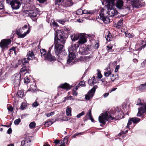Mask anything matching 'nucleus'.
Returning a JSON list of instances; mask_svg holds the SVG:
<instances>
[{
    "mask_svg": "<svg viewBox=\"0 0 146 146\" xmlns=\"http://www.w3.org/2000/svg\"><path fill=\"white\" fill-rule=\"evenodd\" d=\"M80 36V35H74L71 36V38L73 41H75L78 39H79Z\"/></svg>",
    "mask_w": 146,
    "mask_h": 146,
    "instance_id": "412c9836",
    "label": "nucleus"
},
{
    "mask_svg": "<svg viewBox=\"0 0 146 146\" xmlns=\"http://www.w3.org/2000/svg\"><path fill=\"white\" fill-rule=\"evenodd\" d=\"M26 57L27 58L30 60H32L35 59L34 54L33 53V52L32 50L30 51L27 53Z\"/></svg>",
    "mask_w": 146,
    "mask_h": 146,
    "instance_id": "dca6fc26",
    "label": "nucleus"
},
{
    "mask_svg": "<svg viewBox=\"0 0 146 146\" xmlns=\"http://www.w3.org/2000/svg\"><path fill=\"white\" fill-rule=\"evenodd\" d=\"M95 76H93L90 79H89L88 80V84L92 86L94 85L96 82H95L96 81Z\"/></svg>",
    "mask_w": 146,
    "mask_h": 146,
    "instance_id": "a211bd4d",
    "label": "nucleus"
},
{
    "mask_svg": "<svg viewBox=\"0 0 146 146\" xmlns=\"http://www.w3.org/2000/svg\"><path fill=\"white\" fill-rule=\"evenodd\" d=\"M65 146V142H64V141L62 143V144L59 146Z\"/></svg>",
    "mask_w": 146,
    "mask_h": 146,
    "instance_id": "774afa93",
    "label": "nucleus"
},
{
    "mask_svg": "<svg viewBox=\"0 0 146 146\" xmlns=\"http://www.w3.org/2000/svg\"><path fill=\"white\" fill-rule=\"evenodd\" d=\"M21 120L20 118L15 120L14 122V123L15 125H18L19 123L21 122Z\"/></svg>",
    "mask_w": 146,
    "mask_h": 146,
    "instance_id": "4c0bfd02",
    "label": "nucleus"
},
{
    "mask_svg": "<svg viewBox=\"0 0 146 146\" xmlns=\"http://www.w3.org/2000/svg\"><path fill=\"white\" fill-rule=\"evenodd\" d=\"M79 51L81 54L84 55L88 54L89 53H90L91 52V51L89 50V49L86 48L85 49L83 47H80Z\"/></svg>",
    "mask_w": 146,
    "mask_h": 146,
    "instance_id": "2eb2a0df",
    "label": "nucleus"
},
{
    "mask_svg": "<svg viewBox=\"0 0 146 146\" xmlns=\"http://www.w3.org/2000/svg\"><path fill=\"white\" fill-rule=\"evenodd\" d=\"M27 106L26 104L25 103H22L21 106V108L22 110H24Z\"/></svg>",
    "mask_w": 146,
    "mask_h": 146,
    "instance_id": "ea45409f",
    "label": "nucleus"
},
{
    "mask_svg": "<svg viewBox=\"0 0 146 146\" xmlns=\"http://www.w3.org/2000/svg\"><path fill=\"white\" fill-rule=\"evenodd\" d=\"M37 0L38 1H39V2L40 3H43L45 1H46V0Z\"/></svg>",
    "mask_w": 146,
    "mask_h": 146,
    "instance_id": "338daca9",
    "label": "nucleus"
},
{
    "mask_svg": "<svg viewBox=\"0 0 146 146\" xmlns=\"http://www.w3.org/2000/svg\"><path fill=\"white\" fill-rule=\"evenodd\" d=\"M38 105V104L37 103V102L36 101L34 103H33L32 105V106L34 107H36Z\"/></svg>",
    "mask_w": 146,
    "mask_h": 146,
    "instance_id": "de8ad7c7",
    "label": "nucleus"
},
{
    "mask_svg": "<svg viewBox=\"0 0 146 146\" xmlns=\"http://www.w3.org/2000/svg\"><path fill=\"white\" fill-rule=\"evenodd\" d=\"M12 130L11 128H9L7 131V133L8 134H10L12 132Z\"/></svg>",
    "mask_w": 146,
    "mask_h": 146,
    "instance_id": "bf43d9fd",
    "label": "nucleus"
},
{
    "mask_svg": "<svg viewBox=\"0 0 146 146\" xmlns=\"http://www.w3.org/2000/svg\"><path fill=\"white\" fill-rule=\"evenodd\" d=\"M3 8V3L2 2H0V10L2 9Z\"/></svg>",
    "mask_w": 146,
    "mask_h": 146,
    "instance_id": "13d9d810",
    "label": "nucleus"
},
{
    "mask_svg": "<svg viewBox=\"0 0 146 146\" xmlns=\"http://www.w3.org/2000/svg\"><path fill=\"white\" fill-rule=\"evenodd\" d=\"M91 110H90L89 112L87 113L86 115V116L89 117V118L92 116L91 115Z\"/></svg>",
    "mask_w": 146,
    "mask_h": 146,
    "instance_id": "a18cd8bd",
    "label": "nucleus"
},
{
    "mask_svg": "<svg viewBox=\"0 0 146 146\" xmlns=\"http://www.w3.org/2000/svg\"><path fill=\"white\" fill-rule=\"evenodd\" d=\"M128 130H126L124 132L123 131H121L120 133H119V135H122L123 134H125L126 133H127L128 132Z\"/></svg>",
    "mask_w": 146,
    "mask_h": 146,
    "instance_id": "864d4df0",
    "label": "nucleus"
},
{
    "mask_svg": "<svg viewBox=\"0 0 146 146\" xmlns=\"http://www.w3.org/2000/svg\"><path fill=\"white\" fill-rule=\"evenodd\" d=\"M40 53L42 57L44 59L46 56V50L44 49H41L40 51Z\"/></svg>",
    "mask_w": 146,
    "mask_h": 146,
    "instance_id": "393cba45",
    "label": "nucleus"
},
{
    "mask_svg": "<svg viewBox=\"0 0 146 146\" xmlns=\"http://www.w3.org/2000/svg\"><path fill=\"white\" fill-rule=\"evenodd\" d=\"M106 39L108 41L111 40L112 38V36L110 34H109L106 37Z\"/></svg>",
    "mask_w": 146,
    "mask_h": 146,
    "instance_id": "58836bf2",
    "label": "nucleus"
},
{
    "mask_svg": "<svg viewBox=\"0 0 146 146\" xmlns=\"http://www.w3.org/2000/svg\"><path fill=\"white\" fill-rule=\"evenodd\" d=\"M37 89L36 85H31L30 86V89L28 90V91H31L35 92L36 90Z\"/></svg>",
    "mask_w": 146,
    "mask_h": 146,
    "instance_id": "bb28decb",
    "label": "nucleus"
},
{
    "mask_svg": "<svg viewBox=\"0 0 146 146\" xmlns=\"http://www.w3.org/2000/svg\"><path fill=\"white\" fill-rule=\"evenodd\" d=\"M66 21V20H65L64 19H60L59 20L58 22L62 24H64Z\"/></svg>",
    "mask_w": 146,
    "mask_h": 146,
    "instance_id": "8fccbe9b",
    "label": "nucleus"
},
{
    "mask_svg": "<svg viewBox=\"0 0 146 146\" xmlns=\"http://www.w3.org/2000/svg\"><path fill=\"white\" fill-rule=\"evenodd\" d=\"M84 114V112L82 111L81 113L78 114L77 115L76 117L77 118H80L81 116L83 115Z\"/></svg>",
    "mask_w": 146,
    "mask_h": 146,
    "instance_id": "79ce46f5",
    "label": "nucleus"
},
{
    "mask_svg": "<svg viewBox=\"0 0 146 146\" xmlns=\"http://www.w3.org/2000/svg\"><path fill=\"white\" fill-rule=\"evenodd\" d=\"M132 122V121H131V120H130V118L127 124V126L126 127L127 128H129V127H130L129 125L131 124Z\"/></svg>",
    "mask_w": 146,
    "mask_h": 146,
    "instance_id": "09e8293b",
    "label": "nucleus"
},
{
    "mask_svg": "<svg viewBox=\"0 0 146 146\" xmlns=\"http://www.w3.org/2000/svg\"><path fill=\"white\" fill-rule=\"evenodd\" d=\"M107 70H108V68ZM111 70H107V72H105L104 75L105 77H108L110 75H111Z\"/></svg>",
    "mask_w": 146,
    "mask_h": 146,
    "instance_id": "c85d7f7f",
    "label": "nucleus"
},
{
    "mask_svg": "<svg viewBox=\"0 0 146 146\" xmlns=\"http://www.w3.org/2000/svg\"><path fill=\"white\" fill-rule=\"evenodd\" d=\"M44 59L49 61H52L55 60H56V58L54 56H52L51 55L50 52H49V51H48L47 55L44 58Z\"/></svg>",
    "mask_w": 146,
    "mask_h": 146,
    "instance_id": "4468645a",
    "label": "nucleus"
},
{
    "mask_svg": "<svg viewBox=\"0 0 146 146\" xmlns=\"http://www.w3.org/2000/svg\"><path fill=\"white\" fill-rule=\"evenodd\" d=\"M28 143V141L27 140L23 141L21 142V145L22 146H28L29 145Z\"/></svg>",
    "mask_w": 146,
    "mask_h": 146,
    "instance_id": "2f4dec72",
    "label": "nucleus"
},
{
    "mask_svg": "<svg viewBox=\"0 0 146 146\" xmlns=\"http://www.w3.org/2000/svg\"><path fill=\"white\" fill-rule=\"evenodd\" d=\"M84 58L85 59V61H88L90 59V56H84Z\"/></svg>",
    "mask_w": 146,
    "mask_h": 146,
    "instance_id": "4d7b16f0",
    "label": "nucleus"
},
{
    "mask_svg": "<svg viewBox=\"0 0 146 146\" xmlns=\"http://www.w3.org/2000/svg\"><path fill=\"white\" fill-rule=\"evenodd\" d=\"M36 123L34 122H32L30 123L29 124V127L31 129H34L35 128Z\"/></svg>",
    "mask_w": 146,
    "mask_h": 146,
    "instance_id": "7c9ffc66",
    "label": "nucleus"
},
{
    "mask_svg": "<svg viewBox=\"0 0 146 146\" xmlns=\"http://www.w3.org/2000/svg\"><path fill=\"white\" fill-rule=\"evenodd\" d=\"M15 47H13L10 50V52H12L13 51H14V52L15 53V54H16V52L15 51Z\"/></svg>",
    "mask_w": 146,
    "mask_h": 146,
    "instance_id": "052dcab7",
    "label": "nucleus"
},
{
    "mask_svg": "<svg viewBox=\"0 0 146 146\" xmlns=\"http://www.w3.org/2000/svg\"><path fill=\"white\" fill-rule=\"evenodd\" d=\"M121 117H123L122 113L119 108L117 107L115 110L112 109L109 112L106 111L101 114L99 117L98 120L100 123L105 124L106 121H109L115 119L118 120Z\"/></svg>",
    "mask_w": 146,
    "mask_h": 146,
    "instance_id": "f03ea898",
    "label": "nucleus"
},
{
    "mask_svg": "<svg viewBox=\"0 0 146 146\" xmlns=\"http://www.w3.org/2000/svg\"><path fill=\"white\" fill-rule=\"evenodd\" d=\"M85 85V82L84 81H81L78 84V86H84Z\"/></svg>",
    "mask_w": 146,
    "mask_h": 146,
    "instance_id": "3c124183",
    "label": "nucleus"
},
{
    "mask_svg": "<svg viewBox=\"0 0 146 146\" xmlns=\"http://www.w3.org/2000/svg\"><path fill=\"white\" fill-rule=\"evenodd\" d=\"M30 32L29 28H28L27 25H25L22 28L18 29L16 31L17 34L20 38L25 37Z\"/></svg>",
    "mask_w": 146,
    "mask_h": 146,
    "instance_id": "39448f33",
    "label": "nucleus"
},
{
    "mask_svg": "<svg viewBox=\"0 0 146 146\" xmlns=\"http://www.w3.org/2000/svg\"><path fill=\"white\" fill-rule=\"evenodd\" d=\"M114 74H112V75H111L110 76V77H111V81H112L113 82L114 81L115 79L114 78Z\"/></svg>",
    "mask_w": 146,
    "mask_h": 146,
    "instance_id": "6e6d98bb",
    "label": "nucleus"
},
{
    "mask_svg": "<svg viewBox=\"0 0 146 146\" xmlns=\"http://www.w3.org/2000/svg\"><path fill=\"white\" fill-rule=\"evenodd\" d=\"M131 4L133 7L138 8L140 6L142 7L145 5V3L143 2L142 3L139 0H133Z\"/></svg>",
    "mask_w": 146,
    "mask_h": 146,
    "instance_id": "9b49d317",
    "label": "nucleus"
},
{
    "mask_svg": "<svg viewBox=\"0 0 146 146\" xmlns=\"http://www.w3.org/2000/svg\"><path fill=\"white\" fill-rule=\"evenodd\" d=\"M125 35L126 37H128V38L131 37L132 35L130 33L126 32H125Z\"/></svg>",
    "mask_w": 146,
    "mask_h": 146,
    "instance_id": "c03bdc74",
    "label": "nucleus"
},
{
    "mask_svg": "<svg viewBox=\"0 0 146 146\" xmlns=\"http://www.w3.org/2000/svg\"><path fill=\"white\" fill-rule=\"evenodd\" d=\"M58 87L66 89H69L70 88L69 84L66 83H65L64 84H61Z\"/></svg>",
    "mask_w": 146,
    "mask_h": 146,
    "instance_id": "aec40b11",
    "label": "nucleus"
},
{
    "mask_svg": "<svg viewBox=\"0 0 146 146\" xmlns=\"http://www.w3.org/2000/svg\"><path fill=\"white\" fill-rule=\"evenodd\" d=\"M112 46L111 45H109L107 46L106 49L108 50V52H112Z\"/></svg>",
    "mask_w": 146,
    "mask_h": 146,
    "instance_id": "72a5a7b5",
    "label": "nucleus"
},
{
    "mask_svg": "<svg viewBox=\"0 0 146 146\" xmlns=\"http://www.w3.org/2000/svg\"><path fill=\"white\" fill-rule=\"evenodd\" d=\"M119 65L117 66L116 67L115 69V72H117V71L118 69H119Z\"/></svg>",
    "mask_w": 146,
    "mask_h": 146,
    "instance_id": "69168bd1",
    "label": "nucleus"
},
{
    "mask_svg": "<svg viewBox=\"0 0 146 146\" xmlns=\"http://www.w3.org/2000/svg\"><path fill=\"white\" fill-rule=\"evenodd\" d=\"M11 42L10 39H4L1 41L0 43V46L2 48H5Z\"/></svg>",
    "mask_w": 146,
    "mask_h": 146,
    "instance_id": "ddd939ff",
    "label": "nucleus"
},
{
    "mask_svg": "<svg viewBox=\"0 0 146 146\" xmlns=\"http://www.w3.org/2000/svg\"><path fill=\"white\" fill-rule=\"evenodd\" d=\"M91 36L90 35H87L84 34H80L79 40L77 43L79 45L85 43L87 41V36Z\"/></svg>",
    "mask_w": 146,
    "mask_h": 146,
    "instance_id": "1a4fd4ad",
    "label": "nucleus"
},
{
    "mask_svg": "<svg viewBox=\"0 0 146 146\" xmlns=\"http://www.w3.org/2000/svg\"><path fill=\"white\" fill-rule=\"evenodd\" d=\"M24 82L25 83H28L30 82V79L28 77H25L24 78Z\"/></svg>",
    "mask_w": 146,
    "mask_h": 146,
    "instance_id": "a19ab883",
    "label": "nucleus"
},
{
    "mask_svg": "<svg viewBox=\"0 0 146 146\" xmlns=\"http://www.w3.org/2000/svg\"><path fill=\"white\" fill-rule=\"evenodd\" d=\"M52 25L53 26L56 27H57L58 26V25L56 22H55V21H53V22L52 23Z\"/></svg>",
    "mask_w": 146,
    "mask_h": 146,
    "instance_id": "603ef678",
    "label": "nucleus"
},
{
    "mask_svg": "<svg viewBox=\"0 0 146 146\" xmlns=\"http://www.w3.org/2000/svg\"><path fill=\"white\" fill-rule=\"evenodd\" d=\"M76 13L77 15H82L83 14V10L81 9H78L76 11Z\"/></svg>",
    "mask_w": 146,
    "mask_h": 146,
    "instance_id": "e433bc0d",
    "label": "nucleus"
},
{
    "mask_svg": "<svg viewBox=\"0 0 146 146\" xmlns=\"http://www.w3.org/2000/svg\"><path fill=\"white\" fill-rule=\"evenodd\" d=\"M73 3L72 0H67L64 3V5H63V7L65 6V7H69L72 5Z\"/></svg>",
    "mask_w": 146,
    "mask_h": 146,
    "instance_id": "6ab92c4d",
    "label": "nucleus"
},
{
    "mask_svg": "<svg viewBox=\"0 0 146 146\" xmlns=\"http://www.w3.org/2000/svg\"><path fill=\"white\" fill-rule=\"evenodd\" d=\"M130 120L134 123H137L140 121V119L137 117H132L130 118Z\"/></svg>",
    "mask_w": 146,
    "mask_h": 146,
    "instance_id": "a878e982",
    "label": "nucleus"
},
{
    "mask_svg": "<svg viewBox=\"0 0 146 146\" xmlns=\"http://www.w3.org/2000/svg\"><path fill=\"white\" fill-rule=\"evenodd\" d=\"M72 109L69 106H68L66 108V114L67 116H71V114Z\"/></svg>",
    "mask_w": 146,
    "mask_h": 146,
    "instance_id": "5701e85b",
    "label": "nucleus"
},
{
    "mask_svg": "<svg viewBox=\"0 0 146 146\" xmlns=\"http://www.w3.org/2000/svg\"><path fill=\"white\" fill-rule=\"evenodd\" d=\"M123 1L121 0H118L116 4L117 7L120 9L123 5Z\"/></svg>",
    "mask_w": 146,
    "mask_h": 146,
    "instance_id": "4be33fe9",
    "label": "nucleus"
},
{
    "mask_svg": "<svg viewBox=\"0 0 146 146\" xmlns=\"http://www.w3.org/2000/svg\"><path fill=\"white\" fill-rule=\"evenodd\" d=\"M97 88V86H95L89 91L88 94L85 95V98L87 100H89L93 96L96 89Z\"/></svg>",
    "mask_w": 146,
    "mask_h": 146,
    "instance_id": "9d476101",
    "label": "nucleus"
},
{
    "mask_svg": "<svg viewBox=\"0 0 146 146\" xmlns=\"http://www.w3.org/2000/svg\"><path fill=\"white\" fill-rule=\"evenodd\" d=\"M8 110L10 111H13V109L11 107H9L7 108Z\"/></svg>",
    "mask_w": 146,
    "mask_h": 146,
    "instance_id": "e2e57ef3",
    "label": "nucleus"
},
{
    "mask_svg": "<svg viewBox=\"0 0 146 146\" xmlns=\"http://www.w3.org/2000/svg\"><path fill=\"white\" fill-rule=\"evenodd\" d=\"M21 77V74L19 73H17L15 74L12 77V80L13 81V83L16 86H19L20 84Z\"/></svg>",
    "mask_w": 146,
    "mask_h": 146,
    "instance_id": "6e6552de",
    "label": "nucleus"
},
{
    "mask_svg": "<svg viewBox=\"0 0 146 146\" xmlns=\"http://www.w3.org/2000/svg\"><path fill=\"white\" fill-rule=\"evenodd\" d=\"M23 93L22 91L20 90L17 93V95L18 96H19L20 98H22L23 97Z\"/></svg>",
    "mask_w": 146,
    "mask_h": 146,
    "instance_id": "c9c22d12",
    "label": "nucleus"
},
{
    "mask_svg": "<svg viewBox=\"0 0 146 146\" xmlns=\"http://www.w3.org/2000/svg\"><path fill=\"white\" fill-rule=\"evenodd\" d=\"M27 58L26 57L22 60V62L23 64L24 65L25 64L27 63L30 60Z\"/></svg>",
    "mask_w": 146,
    "mask_h": 146,
    "instance_id": "473e14b6",
    "label": "nucleus"
},
{
    "mask_svg": "<svg viewBox=\"0 0 146 146\" xmlns=\"http://www.w3.org/2000/svg\"><path fill=\"white\" fill-rule=\"evenodd\" d=\"M56 2L55 5H58V6L61 9H63V5L64 4V2H63V0H55Z\"/></svg>",
    "mask_w": 146,
    "mask_h": 146,
    "instance_id": "f3484780",
    "label": "nucleus"
},
{
    "mask_svg": "<svg viewBox=\"0 0 146 146\" xmlns=\"http://www.w3.org/2000/svg\"><path fill=\"white\" fill-rule=\"evenodd\" d=\"M139 89L142 90L146 88V82L144 84H141L139 86Z\"/></svg>",
    "mask_w": 146,
    "mask_h": 146,
    "instance_id": "cd10ccee",
    "label": "nucleus"
},
{
    "mask_svg": "<svg viewBox=\"0 0 146 146\" xmlns=\"http://www.w3.org/2000/svg\"><path fill=\"white\" fill-rule=\"evenodd\" d=\"M62 119L64 121H67L68 120V117H64L62 118Z\"/></svg>",
    "mask_w": 146,
    "mask_h": 146,
    "instance_id": "680f3d73",
    "label": "nucleus"
},
{
    "mask_svg": "<svg viewBox=\"0 0 146 146\" xmlns=\"http://www.w3.org/2000/svg\"><path fill=\"white\" fill-rule=\"evenodd\" d=\"M54 114V112H51L50 113H46V115L47 117H49L50 116L53 115Z\"/></svg>",
    "mask_w": 146,
    "mask_h": 146,
    "instance_id": "49530a36",
    "label": "nucleus"
},
{
    "mask_svg": "<svg viewBox=\"0 0 146 146\" xmlns=\"http://www.w3.org/2000/svg\"><path fill=\"white\" fill-rule=\"evenodd\" d=\"M98 71V77L99 78H101L102 77V75L101 73L100 72V71L98 69L97 70Z\"/></svg>",
    "mask_w": 146,
    "mask_h": 146,
    "instance_id": "37998d69",
    "label": "nucleus"
},
{
    "mask_svg": "<svg viewBox=\"0 0 146 146\" xmlns=\"http://www.w3.org/2000/svg\"><path fill=\"white\" fill-rule=\"evenodd\" d=\"M138 112L137 114V116L140 117L144 113L146 112V104L145 103L142 106L138 109Z\"/></svg>",
    "mask_w": 146,
    "mask_h": 146,
    "instance_id": "f8f14e48",
    "label": "nucleus"
},
{
    "mask_svg": "<svg viewBox=\"0 0 146 146\" xmlns=\"http://www.w3.org/2000/svg\"><path fill=\"white\" fill-rule=\"evenodd\" d=\"M54 51L57 55L61 53L63 49V45L65 41L63 32L60 30H57L55 33Z\"/></svg>",
    "mask_w": 146,
    "mask_h": 146,
    "instance_id": "7ed1b4c3",
    "label": "nucleus"
},
{
    "mask_svg": "<svg viewBox=\"0 0 146 146\" xmlns=\"http://www.w3.org/2000/svg\"><path fill=\"white\" fill-rule=\"evenodd\" d=\"M81 134H82L81 133H76L74 134L73 135L72 137L73 138H75L76 136H78V135H81Z\"/></svg>",
    "mask_w": 146,
    "mask_h": 146,
    "instance_id": "5fc2aeb1",
    "label": "nucleus"
},
{
    "mask_svg": "<svg viewBox=\"0 0 146 146\" xmlns=\"http://www.w3.org/2000/svg\"><path fill=\"white\" fill-rule=\"evenodd\" d=\"M123 19L121 18L120 20L118 22L117 25L116 26V27L117 28H120L122 26L123 24Z\"/></svg>",
    "mask_w": 146,
    "mask_h": 146,
    "instance_id": "b1692460",
    "label": "nucleus"
},
{
    "mask_svg": "<svg viewBox=\"0 0 146 146\" xmlns=\"http://www.w3.org/2000/svg\"><path fill=\"white\" fill-rule=\"evenodd\" d=\"M28 16L33 20V18L35 17L39 13L38 9L36 8L34 6L30 7L29 11Z\"/></svg>",
    "mask_w": 146,
    "mask_h": 146,
    "instance_id": "423d86ee",
    "label": "nucleus"
},
{
    "mask_svg": "<svg viewBox=\"0 0 146 146\" xmlns=\"http://www.w3.org/2000/svg\"><path fill=\"white\" fill-rule=\"evenodd\" d=\"M29 70V69L28 67L26 66H23L21 69L20 72H23L25 71H26V72L27 73V71Z\"/></svg>",
    "mask_w": 146,
    "mask_h": 146,
    "instance_id": "c756f323",
    "label": "nucleus"
},
{
    "mask_svg": "<svg viewBox=\"0 0 146 146\" xmlns=\"http://www.w3.org/2000/svg\"><path fill=\"white\" fill-rule=\"evenodd\" d=\"M7 3H10L12 8L13 9H19L21 3L19 0H6Z\"/></svg>",
    "mask_w": 146,
    "mask_h": 146,
    "instance_id": "0eeeda50",
    "label": "nucleus"
},
{
    "mask_svg": "<svg viewBox=\"0 0 146 146\" xmlns=\"http://www.w3.org/2000/svg\"><path fill=\"white\" fill-rule=\"evenodd\" d=\"M79 46V45L78 43L72 45L69 50V54L67 60L68 63H70L73 60H75L76 56L74 53L76 52L77 49Z\"/></svg>",
    "mask_w": 146,
    "mask_h": 146,
    "instance_id": "20e7f679",
    "label": "nucleus"
},
{
    "mask_svg": "<svg viewBox=\"0 0 146 146\" xmlns=\"http://www.w3.org/2000/svg\"><path fill=\"white\" fill-rule=\"evenodd\" d=\"M109 95V93H106L103 95V96H104V98H106Z\"/></svg>",
    "mask_w": 146,
    "mask_h": 146,
    "instance_id": "0e129e2a",
    "label": "nucleus"
},
{
    "mask_svg": "<svg viewBox=\"0 0 146 146\" xmlns=\"http://www.w3.org/2000/svg\"><path fill=\"white\" fill-rule=\"evenodd\" d=\"M115 0H107L106 5L107 7V11L103 9L100 11V19L105 23L110 22L109 17H113L117 15L118 12L113 8L115 5Z\"/></svg>",
    "mask_w": 146,
    "mask_h": 146,
    "instance_id": "f257e3e1",
    "label": "nucleus"
},
{
    "mask_svg": "<svg viewBox=\"0 0 146 146\" xmlns=\"http://www.w3.org/2000/svg\"><path fill=\"white\" fill-rule=\"evenodd\" d=\"M92 14L93 13L92 12L90 11H88L84 10H83V14Z\"/></svg>",
    "mask_w": 146,
    "mask_h": 146,
    "instance_id": "f704fd0d",
    "label": "nucleus"
}]
</instances>
